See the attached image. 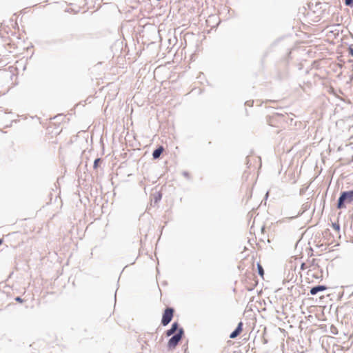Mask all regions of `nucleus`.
<instances>
[{
    "label": "nucleus",
    "instance_id": "1",
    "mask_svg": "<svg viewBox=\"0 0 353 353\" xmlns=\"http://www.w3.org/2000/svg\"><path fill=\"white\" fill-rule=\"evenodd\" d=\"M175 332L176 333L170 339L168 343V347L170 350L174 349L176 347L179 342L181 341L182 335L183 334V329L178 327L177 323H174L172 325L171 328L166 332V335L170 336Z\"/></svg>",
    "mask_w": 353,
    "mask_h": 353
},
{
    "label": "nucleus",
    "instance_id": "2",
    "mask_svg": "<svg viewBox=\"0 0 353 353\" xmlns=\"http://www.w3.org/2000/svg\"><path fill=\"white\" fill-rule=\"evenodd\" d=\"M353 201V190L343 192L341 193L339 200L337 208L341 209L345 208L344 203H351Z\"/></svg>",
    "mask_w": 353,
    "mask_h": 353
},
{
    "label": "nucleus",
    "instance_id": "3",
    "mask_svg": "<svg viewBox=\"0 0 353 353\" xmlns=\"http://www.w3.org/2000/svg\"><path fill=\"white\" fill-rule=\"evenodd\" d=\"M174 310L172 308L168 307L165 309L163 314L161 323L163 325H167L171 321L173 317Z\"/></svg>",
    "mask_w": 353,
    "mask_h": 353
},
{
    "label": "nucleus",
    "instance_id": "4",
    "mask_svg": "<svg viewBox=\"0 0 353 353\" xmlns=\"http://www.w3.org/2000/svg\"><path fill=\"white\" fill-rule=\"evenodd\" d=\"M242 330H243V323L240 322V323H239L238 326L236 328V330L230 334V338H231V339L236 338L237 336H239L241 333Z\"/></svg>",
    "mask_w": 353,
    "mask_h": 353
},
{
    "label": "nucleus",
    "instance_id": "5",
    "mask_svg": "<svg viewBox=\"0 0 353 353\" xmlns=\"http://www.w3.org/2000/svg\"><path fill=\"white\" fill-rule=\"evenodd\" d=\"M325 290H327V287L325 285L315 286L310 290V294L312 295H314L317 294L319 292L325 291Z\"/></svg>",
    "mask_w": 353,
    "mask_h": 353
},
{
    "label": "nucleus",
    "instance_id": "6",
    "mask_svg": "<svg viewBox=\"0 0 353 353\" xmlns=\"http://www.w3.org/2000/svg\"><path fill=\"white\" fill-rule=\"evenodd\" d=\"M8 26L6 25L3 23L0 24V36L1 37H6V36L9 35L8 32L6 30Z\"/></svg>",
    "mask_w": 353,
    "mask_h": 353
},
{
    "label": "nucleus",
    "instance_id": "7",
    "mask_svg": "<svg viewBox=\"0 0 353 353\" xmlns=\"http://www.w3.org/2000/svg\"><path fill=\"white\" fill-rule=\"evenodd\" d=\"M164 150V148L163 146H160L157 149H156L153 153H152V157L154 159H158L160 155L162 154V152H163Z\"/></svg>",
    "mask_w": 353,
    "mask_h": 353
},
{
    "label": "nucleus",
    "instance_id": "8",
    "mask_svg": "<svg viewBox=\"0 0 353 353\" xmlns=\"http://www.w3.org/2000/svg\"><path fill=\"white\" fill-rule=\"evenodd\" d=\"M257 269L259 274L261 276L262 279L264 277V270L262 267V265L260 263H257Z\"/></svg>",
    "mask_w": 353,
    "mask_h": 353
},
{
    "label": "nucleus",
    "instance_id": "9",
    "mask_svg": "<svg viewBox=\"0 0 353 353\" xmlns=\"http://www.w3.org/2000/svg\"><path fill=\"white\" fill-rule=\"evenodd\" d=\"M345 5L349 6H353V0H345Z\"/></svg>",
    "mask_w": 353,
    "mask_h": 353
},
{
    "label": "nucleus",
    "instance_id": "10",
    "mask_svg": "<svg viewBox=\"0 0 353 353\" xmlns=\"http://www.w3.org/2000/svg\"><path fill=\"white\" fill-rule=\"evenodd\" d=\"M100 159H97L94 162V168H97V166L99 165V163L100 162Z\"/></svg>",
    "mask_w": 353,
    "mask_h": 353
},
{
    "label": "nucleus",
    "instance_id": "11",
    "mask_svg": "<svg viewBox=\"0 0 353 353\" xmlns=\"http://www.w3.org/2000/svg\"><path fill=\"white\" fill-rule=\"evenodd\" d=\"M332 227H333L336 230H339V224L333 223V224H332Z\"/></svg>",
    "mask_w": 353,
    "mask_h": 353
},
{
    "label": "nucleus",
    "instance_id": "12",
    "mask_svg": "<svg viewBox=\"0 0 353 353\" xmlns=\"http://www.w3.org/2000/svg\"><path fill=\"white\" fill-rule=\"evenodd\" d=\"M15 300H16L17 302H19V303H22V302H23L22 299H21V298H20V297H19V296H18V297H17V298L15 299Z\"/></svg>",
    "mask_w": 353,
    "mask_h": 353
},
{
    "label": "nucleus",
    "instance_id": "13",
    "mask_svg": "<svg viewBox=\"0 0 353 353\" xmlns=\"http://www.w3.org/2000/svg\"><path fill=\"white\" fill-rule=\"evenodd\" d=\"M304 265H305V264H304V263H303V264L301 265V268L302 270H303V269H304Z\"/></svg>",
    "mask_w": 353,
    "mask_h": 353
},
{
    "label": "nucleus",
    "instance_id": "14",
    "mask_svg": "<svg viewBox=\"0 0 353 353\" xmlns=\"http://www.w3.org/2000/svg\"><path fill=\"white\" fill-rule=\"evenodd\" d=\"M2 243H3V241L1 239H0V245H1Z\"/></svg>",
    "mask_w": 353,
    "mask_h": 353
}]
</instances>
